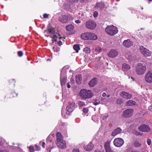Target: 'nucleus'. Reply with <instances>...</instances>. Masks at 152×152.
<instances>
[{
	"label": "nucleus",
	"instance_id": "obj_61",
	"mask_svg": "<svg viewBox=\"0 0 152 152\" xmlns=\"http://www.w3.org/2000/svg\"><path fill=\"white\" fill-rule=\"evenodd\" d=\"M149 1H152V0H148Z\"/></svg>",
	"mask_w": 152,
	"mask_h": 152
},
{
	"label": "nucleus",
	"instance_id": "obj_10",
	"mask_svg": "<svg viewBox=\"0 0 152 152\" xmlns=\"http://www.w3.org/2000/svg\"><path fill=\"white\" fill-rule=\"evenodd\" d=\"M74 104V103L71 104L66 107V110L67 111L66 112V113L67 114H69L70 113L72 112L73 111L75 108Z\"/></svg>",
	"mask_w": 152,
	"mask_h": 152
},
{
	"label": "nucleus",
	"instance_id": "obj_32",
	"mask_svg": "<svg viewBox=\"0 0 152 152\" xmlns=\"http://www.w3.org/2000/svg\"><path fill=\"white\" fill-rule=\"evenodd\" d=\"M134 145L135 147H140L141 145V144L139 143L138 141L136 140L134 142Z\"/></svg>",
	"mask_w": 152,
	"mask_h": 152
},
{
	"label": "nucleus",
	"instance_id": "obj_57",
	"mask_svg": "<svg viewBox=\"0 0 152 152\" xmlns=\"http://www.w3.org/2000/svg\"><path fill=\"white\" fill-rule=\"evenodd\" d=\"M152 108V107L151 106H149L148 107V109L149 110H150V109H151V108Z\"/></svg>",
	"mask_w": 152,
	"mask_h": 152
},
{
	"label": "nucleus",
	"instance_id": "obj_16",
	"mask_svg": "<svg viewBox=\"0 0 152 152\" xmlns=\"http://www.w3.org/2000/svg\"><path fill=\"white\" fill-rule=\"evenodd\" d=\"M121 96L123 97L124 98L129 99L132 97V95L124 91H122L120 94Z\"/></svg>",
	"mask_w": 152,
	"mask_h": 152
},
{
	"label": "nucleus",
	"instance_id": "obj_46",
	"mask_svg": "<svg viewBox=\"0 0 152 152\" xmlns=\"http://www.w3.org/2000/svg\"><path fill=\"white\" fill-rule=\"evenodd\" d=\"M58 44L59 46H60L62 45V42L61 41H59L58 42Z\"/></svg>",
	"mask_w": 152,
	"mask_h": 152
},
{
	"label": "nucleus",
	"instance_id": "obj_49",
	"mask_svg": "<svg viewBox=\"0 0 152 152\" xmlns=\"http://www.w3.org/2000/svg\"><path fill=\"white\" fill-rule=\"evenodd\" d=\"M73 1L74 3H77L78 2V0H73Z\"/></svg>",
	"mask_w": 152,
	"mask_h": 152
},
{
	"label": "nucleus",
	"instance_id": "obj_17",
	"mask_svg": "<svg viewBox=\"0 0 152 152\" xmlns=\"http://www.w3.org/2000/svg\"><path fill=\"white\" fill-rule=\"evenodd\" d=\"M110 141H108L105 143V150L106 152H113L111 150L110 146Z\"/></svg>",
	"mask_w": 152,
	"mask_h": 152
},
{
	"label": "nucleus",
	"instance_id": "obj_34",
	"mask_svg": "<svg viewBox=\"0 0 152 152\" xmlns=\"http://www.w3.org/2000/svg\"><path fill=\"white\" fill-rule=\"evenodd\" d=\"M48 37H49L53 39L52 40L53 41V42L54 39H55L57 38L56 36L54 34H52L50 35H48Z\"/></svg>",
	"mask_w": 152,
	"mask_h": 152
},
{
	"label": "nucleus",
	"instance_id": "obj_27",
	"mask_svg": "<svg viewBox=\"0 0 152 152\" xmlns=\"http://www.w3.org/2000/svg\"><path fill=\"white\" fill-rule=\"evenodd\" d=\"M48 33L50 34H54L55 33V30L54 28L52 27H48Z\"/></svg>",
	"mask_w": 152,
	"mask_h": 152
},
{
	"label": "nucleus",
	"instance_id": "obj_35",
	"mask_svg": "<svg viewBox=\"0 0 152 152\" xmlns=\"http://www.w3.org/2000/svg\"><path fill=\"white\" fill-rule=\"evenodd\" d=\"M83 51L84 52L87 53H89L91 52L90 48L88 47H86L85 48L83 49Z\"/></svg>",
	"mask_w": 152,
	"mask_h": 152
},
{
	"label": "nucleus",
	"instance_id": "obj_37",
	"mask_svg": "<svg viewBox=\"0 0 152 152\" xmlns=\"http://www.w3.org/2000/svg\"><path fill=\"white\" fill-rule=\"evenodd\" d=\"M93 104L96 105L99 104V101L98 99H96L95 101L93 102Z\"/></svg>",
	"mask_w": 152,
	"mask_h": 152
},
{
	"label": "nucleus",
	"instance_id": "obj_15",
	"mask_svg": "<svg viewBox=\"0 0 152 152\" xmlns=\"http://www.w3.org/2000/svg\"><path fill=\"white\" fill-rule=\"evenodd\" d=\"M98 83L97 79L96 78H94L91 80L89 83L88 85L91 87H93L95 85H97Z\"/></svg>",
	"mask_w": 152,
	"mask_h": 152
},
{
	"label": "nucleus",
	"instance_id": "obj_55",
	"mask_svg": "<svg viewBox=\"0 0 152 152\" xmlns=\"http://www.w3.org/2000/svg\"><path fill=\"white\" fill-rule=\"evenodd\" d=\"M86 0H80V1L81 2L84 1Z\"/></svg>",
	"mask_w": 152,
	"mask_h": 152
},
{
	"label": "nucleus",
	"instance_id": "obj_25",
	"mask_svg": "<svg viewBox=\"0 0 152 152\" xmlns=\"http://www.w3.org/2000/svg\"><path fill=\"white\" fill-rule=\"evenodd\" d=\"M67 81V78L63 77L61 79V86H64L65 85Z\"/></svg>",
	"mask_w": 152,
	"mask_h": 152
},
{
	"label": "nucleus",
	"instance_id": "obj_28",
	"mask_svg": "<svg viewBox=\"0 0 152 152\" xmlns=\"http://www.w3.org/2000/svg\"><path fill=\"white\" fill-rule=\"evenodd\" d=\"M96 7H99L101 9L104 8V2H101L97 3L96 5Z\"/></svg>",
	"mask_w": 152,
	"mask_h": 152
},
{
	"label": "nucleus",
	"instance_id": "obj_7",
	"mask_svg": "<svg viewBox=\"0 0 152 152\" xmlns=\"http://www.w3.org/2000/svg\"><path fill=\"white\" fill-rule=\"evenodd\" d=\"M113 143L114 145L116 147H120L124 144V141L121 138H115L114 140Z\"/></svg>",
	"mask_w": 152,
	"mask_h": 152
},
{
	"label": "nucleus",
	"instance_id": "obj_2",
	"mask_svg": "<svg viewBox=\"0 0 152 152\" xmlns=\"http://www.w3.org/2000/svg\"><path fill=\"white\" fill-rule=\"evenodd\" d=\"M105 31L111 36H113L117 33L118 31L116 27L113 26H108L105 28Z\"/></svg>",
	"mask_w": 152,
	"mask_h": 152
},
{
	"label": "nucleus",
	"instance_id": "obj_36",
	"mask_svg": "<svg viewBox=\"0 0 152 152\" xmlns=\"http://www.w3.org/2000/svg\"><path fill=\"white\" fill-rule=\"evenodd\" d=\"M95 51L97 52L100 53L102 51V49L101 47H97L95 49Z\"/></svg>",
	"mask_w": 152,
	"mask_h": 152
},
{
	"label": "nucleus",
	"instance_id": "obj_40",
	"mask_svg": "<svg viewBox=\"0 0 152 152\" xmlns=\"http://www.w3.org/2000/svg\"><path fill=\"white\" fill-rule=\"evenodd\" d=\"M135 134L136 136H138V135H142L143 134L142 133H140L138 132L137 131L135 133Z\"/></svg>",
	"mask_w": 152,
	"mask_h": 152
},
{
	"label": "nucleus",
	"instance_id": "obj_62",
	"mask_svg": "<svg viewBox=\"0 0 152 152\" xmlns=\"http://www.w3.org/2000/svg\"><path fill=\"white\" fill-rule=\"evenodd\" d=\"M141 9L142 10L143 9V8L142 7H141Z\"/></svg>",
	"mask_w": 152,
	"mask_h": 152
},
{
	"label": "nucleus",
	"instance_id": "obj_26",
	"mask_svg": "<svg viewBox=\"0 0 152 152\" xmlns=\"http://www.w3.org/2000/svg\"><path fill=\"white\" fill-rule=\"evenodd\" d=\"M122 67L124 70L126 71L129 69L130 67L129 64L126 63H124L123 64Z\"/></svg>",
	"mask_w": 152,
	"mask_h": 152
},
{
	"label": "nucleus",
	"instance_id": "obj_24",
	"mask_svg": "<svg viewBox=\"0 0 152 152\" xmlns=\"http://www.w3.org/2000/svg\"><path fill=\"white\" fill-rule=\"evenodd\" d=\"M135 104L136 102L135 101L130 100L126 102V105L127 106H132L135 105Z\"/></svg>",
	"mask_w": 152,
	"mask_h": 152
},
{
	"label": "nucleus",
	"instance_id": "obj_54",
	"mask_svg": "<svg viewBox=\"0 0 152 152\" xmlns=\"http://www.w3.org/2000/svg\"><path fill=\"white\" fill-rule=\"evenodd\" d=\"M48 152H50L51 149H48L47 150Z\"/></svg>",
	"mask_w": 152,
	"mask_h": 152
},
{
	"label": "nucleus",
	"instance_id": "obj_60",
	"mask_svg": "<svg viewBox=\"0 0 152 152\" xmlns=\"http://www.w3.org/2000/svg\"><path fill=\"white\" fill-rule=\"evenodd\" d=\"M110 95H107V97H110Z\"/></svg>",
	"mask_w": 152,
	"mask_h": 152
},
{
	"label": "nucleus",
	"instance_id": "obj_21",
	"mask_svg": "<svg viewBox=\"0 0 152 152\" xmlns=\"http://www.w3.org/2000/svg\"><path fill=\"white\" fill-rule=\"evenodd\" d=\"M76 82L78 84H80L81 83L82 77L81 75H76Z\"/></svg>",
	"mask_w": 152,
	"mask_h": 152
},
{
	"label": "nucleus",
	"instance_id": "obj_52",
	"mask_svg": "<svg viewBox=\"0 0 152 152\" xmlns=\"http://www.w3.org/2000/svg\"><path fill=\"white\" fill-rule=\"evenodd\" d=\"M3 141H4V142H1L0 141V145H2L3 144V143H4V142H5V141H4V139L3 140Z\"/></svg>",
	"mask_w": 152,
	"mask_h": 152
},
{
	"label": "nucleus",
	"instance_id": "obj_22",
	"mask_svg": "<svg viewBox=\"0 0 152 152\" xmlns=\"http://www.w3.org/2000/svg\"><path fill=\"white\" fill-rule=\"evenodd\" d=\"M94 147V145L91 143H90L85 149L87 151H89L91 150Z\"/></svg>",
	"mask_w": 152,
	"mask_h": 152
},
{
	"label": "nucleus",
	"instance_id": "obj_42",
	"mask_svg": "<svg viewBox=\"0 0 152 152\" xmlns=\"http://www.w3.org/2000/svg\"><path fill=\"white\" fill-rule=\"evenodd\" d=\"M29 149L30 152H33L34 151V149L33 147L32 146H30L29 148Z\"/></svg>",
	"mask_w": 152,
	"mask_h": 152
},
{
	"label": "nucleus",
	"instance_id": "obj_11",
	"mask_svg": "<svg viewBox=\"0 0 152 152\" xmlns=\"http://www.w3.org/2000/svg\"><path fill=\"white\" fill-rule=\"evenodd\" d=\"M118 54V53L116 50L112 49L110 50L108 55L110 57L113 58L117 56Z\"/></svg>",
	"mask_w": 152,
	"mask_h": 152
},
{
	"label": "nucleus",
	"instance_id": "obj_8",
	"mask_svg": "<svg viewBox=\"0 0 152 152\" xmlns=\"http://www.w3.org/2000/svg\"><path fill=\"white\" fill-rule=\"evenodd\" d=\"M140 49L141 52L145 56H149L151 55L150 51L146 48H144L143 46H141Z\"/></svg>",
	"mask_w": 152,
	"mask_h": 152
},
{
	"label": "nucleus",
	"instance_id": "obj_19",
	"mask_svg": "<svg viewBox=\"0 0 152 152\" xmlns=\"http://www.w3.org/2000/svg\"><path fill=\"white\" fill-rule=\"evenodd\" d=\"M122 129L118 127L112 132L111 135L113 136H114L120 133Z\"/></svg>",
	"mask_w": 152,
	"mask_h": 152
},
{
	"label": "nucleus",
	"instance_id": "obj_56",
	"mask_svg": "<svg viewBox=\"0 0 152 152\" xmlns=\"http://www.w3.org/2000/svg\"><path fill=\"white\" fill-rule=\"evenodd\" d=\"M102 96L103 97H104V92L102 94Z\"/></svg>",
	"mask_w": 152,
	"mask_h": 152
},
{
	"label": "nucleus",
	"instance_id": "obj_9",
	"mask_svg": "<svg viewBox=\"0 0 152 152\" xmlns=\"http://www.w3.org/2000/svg\"><path fill=\"white\" fill-rule=\"evenodd\" d=\"M138 129L139 131L143 132H148L151 131V129L149 128L148 126L145 124L139 126Z\"/></svg>",
	"mask_w": 152,
	"mask_h": 152
},
{
	"label": "nucleus",
	"instance_id": "obj_51",
	"mask_svg": "<svg viewBox=\"0 0 152 152\" xmlns=\"http://www.w3.org/2000/svg\"><path fill=\"white\" fill-rule=\"evenodd\" d=\"M45 142H43V143H42V147L43 148H45Z\"/></svg>",
	"mask_w": 152,
	"mask_h": 152
},
{
	"label": "nucleus",
	"instance_id": "obj_53",
	"mask_svg": "<svg viewBox=\"0 0 152 152\" xmlns=\"http://www.w3.org/2000/svg\"><path fill=\"white\" fill-rule=\"evenodd\" d=\"M0 152H7L6 150H4L3 151H0Z\"/></svg>",
	"mask_w": 152,
	"mask_h": 152
},
{
	"label": "nucleus",
	"instance_id": "obj_30",
	"mask_svg": "<svg viewBox=\"0 0 152 152\" xmlns=\"http://www.w3.org/2000/svg\"><path fill=\"white\" fill-rule=\"evenodd\" d=\"M78 104L79 105L80 109H81L82 107L85 106L86 105L85 102L82 101H78Z\"/></svg>",
	"mask_w": 152,
	"mask_h": 152
},
{
	"label": "nucleus",
	"instance_id": "obj_20",
	"mask_svg": "<svg viewBox=\"0 0 152 152\" xmlns=\"http://www.w3.org/2000/svg\"><path fill=\"white\" fill-rule=\"evenodd\" d=\"M56 142H60V141L63 140L62 136L60 133L58 132L56 134Z\"/></svg>",
	"mask_w": 152,
	"mask_h": 152
},
{
	"label": "nucleus",
	"instance_id": "obj_47",
	"mask_svg": "<svg viewBox=\"0 0 152 152\" xmlns=\"http://www.w3.org/2000/svg\"><path fill=\"white\" fill-rule=\"evenodd\" d=\"M75 22L77 23H81V21L79 20H75Z\"/></svg>",
	"mask_w": 152,
	"mask_h": 152
},
{
	"label": "nucleus",
	"instance_id": "obj_43",
	"mask_svg": "<svg viewBox=\"0 0 152 152\" xmlns=\"http://www.w3.org/2000/svg\"><path fill=\"white\" fill-rule=\"evenodd\" d=\"M147 143L148 145H150L151 143V140L150 139H148L147 140Z\"/></svg>",
	"mask_w": 152,
	"mask_h": 152
},
{
	"label": "nucleus",
	"instance_id": "obj_58",
	"mask_svg": "<svg viewBox=\"0 0 152 152\" xmlns=\"http://www.w3.org/2000/svg\"><path fill=\"white\" fill-rule=\"evenodd\" d=\"M54 41H55V42H56L57 41V39H54V40H53V42Z\"/></svg>",
	"mask_w": 152,
	"mask_h": 152
},
{
	"label": "nucleus",
	"instance_id": "obj_23",
	"mask_svg": "<svg viewBox=\"0 0 152 152\" xmlns=\"http://www.w3.org/2000/svg\"><path fill=\"white\" fill-rule=\"evenodd\" d=\"M89 39L95 40L97 39V37L94 33H89Z\"/></svg>",
	"mask_w": 152,
	"mask_h": 152
},
{
	"label": "nucleus",
	"instance_id": "obj_31",
	"mask_svg": "<svg viewBox=\"0 0 152 152\" xmlns=\"http://www.w3.org/2000/svg\"><path fill=\"white\" fill-rule=\"evenodd\" d=\"M74 49L76 51L77 53H78V50L80 49L79 45L77 44L75 45L73 47Z\"/></svg>",
	"mask_w": 152,
	"mask_h": 152
},
{
	"label": "nucleus",
	"instance_id": "obj_48",
	"mask_svg": "<svg viewBox=\"0 0 152 152\" xmlns=\"http://www.w3.org/2000/svg\"><path fill=\"white\" fill-rule=\"evenodd\" d=\"M70 82L73 83H74V79L72 78H71V79Z\"/></svg>",
	"mask_w": 152,
	"mask_h": 152
},
{
	"label": "nucleus",
	"instance_id": "obj_13",
	"mask_svg": "<svg viewBox=\"0 0 152 152\" xmlns=\"http://www.w3.org/2000/svg\"><path fill=\"white\" fill-rule=\"evenodd\" d=\"M123 45L126 48H129L133 45L132 42L130 39H128L124 41Z\"/></svg>",
	"mask_w": 152,
	"mask_h": 152
},
{
	"label": "nucleus",
	"instance_id": "obj_33",
	"mask_svg": "<svg viewBox=\"0 0 152 152\" xmlns=\"http://www.w3.org/2000/svg\"><path fill=\"white\" fill-rule=\"evenodd\" d=\"M123 102V100L121 98H119L115 101L116 104H121Z\"/></svg>",
	"mask_w": 152,
	"mask_h": 152
},
{
	"label": "nucleus",
	"instance_id": "obj_41",
	"mask_svg": "<svg viewBox=\"0 0 152 152\" xmlns=\"http://www.w3.org/2000/svg\"><path fill=\"white\" fill-rule=\"evenodd\" d=\"M23 53L22 51H19L18 52V55L19 57L22 56L23 55Z\"/></svg>",
	"mask_w": 152,
	"mask_h": 152
},
{
	"label": "nucleus",
	"instance_id": "obj_63",
	"mask_svg": "<svg viewBox=\"0 0 152 152\" xmlns=\"http://www.w3.org/2000/svg\"><path fill=\"white\" fill-rule=\"evenodd\" d=\"M105 96H106V93H105Z\"/></svg>",
	"mask_w": 152,
	"mask_h": 152
},
{
	"label": "nucleus",
	"instance_id": "obj_50",
	"mask_svg": "<svg viewBox=\"0 0 152 152\" xmlns=\"http://www.w3.org/2000/svg\"><path fill=\"white\" fill-rule=\"evenodd\" d=\"M70 85H69V82L67 84V87L68 88H70Z\"/></svg>",
	"mask_w": 152,
	"mask_h": 152
},
{
	"label": "nucleus",
	"instance_id": "obj_4",
	"mask_svg": "<svg viewBox=\"0 0 152 152\" xmlns=\"http://www.w3.org/2000/svg\"><path fill=\"white\" fill-rule=\"evenodd\" d=\"M96 24L94 21L88 20L86 23V26L87 28L91 30H94L96 27Z\"/></svg>",
	"mask_w": 152,
	"mask_h": 152
},
{
	"label": "nucleus",
	"instance_id": "obj_1",
	"mask_svg": "<svg viewBox=\"0 0 152 152\" xmlns=\"http://www.w3.org/2000/svg\"><path fill=\"white\" fill-rule=\"evenodd\" d=\"M80 96L83 99H86L92 97L93 94L90 90H87L86 89H82L80 91Z\"/></svg>",
	"mask_w": 152,
	"mask_h": 152
},
{
	"label": "nucleus",
	"instance_id": "obj_64",
	"mask_svg": "<svg viewBox=\"0 0 152 152\" xmlns=\"http://www.w3.org/2000/svg\"><path fill=\"white\" fill-rule=\"evenodd\" d=\"M103 119L104 120V118H103Z\"/></svg>",
	"mask_w": 152,
	"mask_h": 152
},
{
	"label": "nucleus",
	"instance_id": "obj_59",
	"mask_svg": "<svg viewBox=\"0 0 152 152\" xmlns=\"http://www.w3.org/2000/svg\"><path fill=\"white\" fill-rule=\"evenodd\" d=\"M40 149V148L39 147H38V149H37V150H39Z\"/></svg>",
	"mask_w": 152,
	"mask_h": 152
},
{
	"label": "nucleus",
	"instance_id": "obj_3",
	"mask_svg": "<svg viewBox=\"0 0 152 152\" xmlns=\"http://www.w3.org/2000/svg\"><path fill=\"white\" fill-rule=\"evenodd\" d=\"M73 17L70 15H62L60 16L58 19L62 23H66L69 21L72 20Z\"/></svg>",
	"mask_w": 152,
	"mask_h": 152
},
{
	"label": "nucleus",
	"instance_id": "obj_14",
	"mask_svg": "<svg viewBox=\"0 0 152 152\" xmlns=\"http://www.w3.org/2000/svg\"><path fill=\"white\" fill-rule=\"evenodd\" d=\"M57 146L61 149H64L66 147L65 142L64 140L60 141L58 142H56Z\"/></svg>",
	"mask_w": 152,
	"mask_h": 152
},
{
	"label": "nucleus",
	"instance_id": "obj_29",
	"mask_svg": "<svg viewBox=\"0 0 152 152\" xmlns=\"http://www.w3.org/2000/svg\"><path fill=\"white\" fill-rule=\"evenodd\" d=\"M74 28V26L71 24L68 25L66 27V30L67 31H73Z\"/></svg>",
	"mask_w": 152,
	"mask_h": 152
},
{
	"label": "nucleus",
	"instance_id": "obj_18",
	"mask_svg": "<svg viewBox=\"0 0 152 152\" xmlns=\"http://www.w3.org/2000/svg\"><path fill=\"white\" fill-rule=\"evenodd\" d=\"M89 32H86L82 33L81 35V38L84 40L89 39Z\"/></svg>",
	"mask_w": 152,
	"mask_h": 152
},
{
	"label": "nucleus",
	"instance_id": "obj_39",
	"mask_svg": "<svg viewBox=\"0 0 152 152\" xmlns=\"http://www.w3.org/2000/svg\"><path fill=\"white\" fill-rule=\"evenodd\" d=\"M88 110V109L87 108H84L83 110V112L85 113H87Z\"/></svg>",
	"mask_w": 152,
	"mask_h": 152
},
{
	"label": "nucleus",
	"instance_id": "obj_6",
	"mask_svg": "<svg viewBox=\"0 0 152 152\" xmlns=\"http://www.w3.org/2000/svg\"><path fill=\"white\" fill-rule=\"evenodd\" d=\"M133 110L128 109L125 110L123 113V116L125 118H129L131 117L133 114Z\"/></svg>",
	"mask_w": 152,
	"mask_h": 152
},
{
	"label": "nucleus",
	"instance_id": "obj_5",
	"mask_svg": "<svg viewBox=\"0 0 152 152\" xmlns=\"http://www.w3.org/2000/svg\"><path fill=\"white\" fill-rule=\"evenodd\" d=\"M146 69L145 65L140 64H139L136 67V71L137 74L140 75L144 74Z\"/></svg>",
	"mask_w": 152,
	"mask_h": 152
},
{
	"label": "nucleus",
	"instance_id": "obj_45",
	"mask_svg": "<svg viewBox=\"0 0 152 152\" xmlns=\"http://www.w3.org/2000/svg\"><path fill=\"white\" fill-rule=\"evenodd\" d=\"M43 17L45 18H48V15L46 14H44L43 15Z\"/></svg>",
	"mask_w": 152,
	"mask_h": 152
},
{
	"label": "nucleus",
	"instance_id": "obj_12",
	"mask_svg": "<svg viewBox=\"0 0 152 152\" xmlns=\"http://www.w3.org/2000/svg\"><path fill=\"white\" fill-rule=\"evenodd\" d=\"M146 81L148 83H151L152 82V73L149 72L146 75L145 77Z\"/></svg>",
	"mask_w": 152,
	"mask_h": 152
},
{
	"label": "nucleus",
	"instance_id": "obj_44",
	"mask_svg": "<svg viewBox=\"0 0 152 152\" xmlns=\"http://www.w3.org/2000/svg\"><path fill=\"white\" fill-rule=\"evenodd\" d=\"M72 152H79V150L78 149H74L72 151Z\"/></svg>",
	"mask_w": 152,
	"mask_h": 152
},
{
	"label": "nucleus",
	"instance_id": "obj_38",
	"mask_svg": "<svg viewBox=\"0 0 152 152\" xmlns=\"http://www.w3.org/2000/svg\"><path fill=\"white\" fill-rule=\"evenodd\" d=\"M98 15V12L96 11H95L94 12L93 16L94 18H96L97 17Z\"/></svg>",
	"mask_w": 152,
	"mask_h": 152
}]
</instances>
